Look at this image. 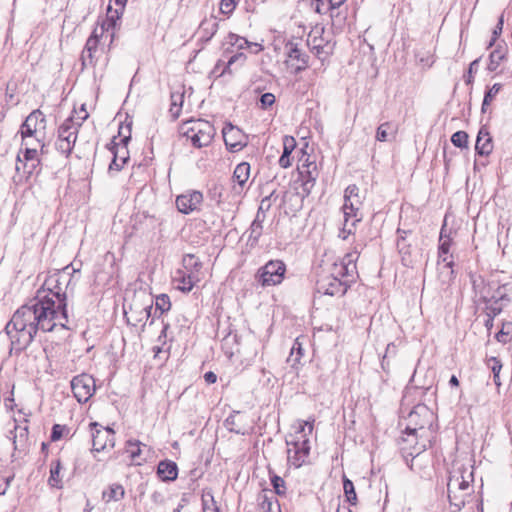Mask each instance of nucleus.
Segmentation results:
<instances>
[{
	"instance_id": "obj_1",
	"label": "nucleus",
	"mask_w": 512,
	"mask_h": 512,
	"mask_svg": "<svg viewBox=\"0 0 512 512\" xmlns=\"http://www.w3.org/2000/svg\"><path fill=\"white\" fill-rule=\"evenodd\" d=\"M64 274L49 276L35 296L19 307L5 326L11 342V351L25 350L38 331L51 332L57 325L68 328L67 295L61 278Z\"/></svg>"
},
{
	"instance_id": "obj_2",
	"label": "nucleus",
	"mask_w": 512,
	"mask_h": 512,
	"mask_svg": "<svg viewBox=\"0 0 512 512\" xmlns=\"http://www.w3.org/2000/svg\"><path fill=\"white\" fill-rule=\"evenodd\" d=\"M355 266L350 259L348 263L341 261L334 263L330 274L320 276L316 281V289L319 293L329 296H343L349 288L352 280L347 279Z\"/></svg>"
},
{
	"instance_id": "obj_3",
	"label": "nucleus",
	"mask_w": 512,
	"mask_h": 512,
	"mask_svg": "<svg viewBox=\"0 0 512 512\" xmlns=\"http://www.w3.org/2000/svg\"><path fill=\"white\" fill-rule=\"evenodd\" d=\"M290 157L294 158L295 155L302 153V156L298 160L297 164V178L293 179V190L298 198H303L308 195L311 188L314 186V179L311 177L309 167L313 165L309 162V156L303 151V148L297 149L295 139L290 136ZM295 177V173H292V178Z\"/></svg>"
},
{
	"instance_id": "obj_4",
	"label": "nucleus",
	"mask_w": 512,
	"mask_h": 512,
	"mask_svg": "<svg viewBox=\"0 0 512 512\" xmlns=\"http://www.w3.org/2000/svg\"><path fill=\"white\" fill-rule=\"evenodd\" d=\"M314 420L312 421H297L293 425L295 429V437L290 441V453L293 451L294 456L292 462L294 467L299 468L302 465L309 463L310 454V440L309 436L312 434L314 428Z\"/></svg>"
},
{
	"instance_id": "obj_5",
	"label": "nucleus",
	"mask_w": 512,
	"mask_h": 512,
	"mask_svg": "<svg viewBox=\"0 0 512 512\" xmlns=\"http://www.w3.org/2000/svg\"><path fill=\"white\" fill-rule=\"evenodd\" d=\"M433 413L426 405H417L408 414L405 433L422 438L432 427Z\"/></svg>"
},
{
	"instance_id": "obj_6",
	"label": "nucleus",
	"mask_w": 512,
	"mask_h": 512,
	"mask_svg": "<svg viewBox=\"0 0 512 512\" xmlns=\"http://www.w3.org/2000/svg\"><path fill=\"white\" fill-rule=\"evenodd\" d=\"M452 245V238L450 233H447L446 223L443 224L440 231L439 246H438V260L442 262L443 266L439 268V274L442 282L449 284L454 279V261L453 256L448 255Z\"/></svg>"
},
{
	"instance_id": "obj_7",
	"label": "nucleus",
	"mask_w": 512,
	"mask_h": 512,
	"mask_svg": "<svg viewBox=\"0 0 512 512\" xmlns=\"http://www.w3.org/2000/svg\"><path fill=\"white\" fill-rule=\"evenodd\" d=\"M190 126L184 131V136L189 139L196 148L208 146L215 135L214 126L205 120L190 121Z\"/></svg>"
},
{
	"instance_id": "obj_8",
	"label": "nucleus",
	"mask_w": 512,
	"mask_h": 512,
	"mask_svg": "<svg viewBox=\"0 0 512 512\" xmlns=\"http://www.w3.org/2000/svg\"><path fill=\"white\" fill-rule=\"evenodd\" d=\"M18 163L23 164L24 173L27 174V177H30L34 172L38 173L40 171L41 160L39 152L27 139L24 140L22 138L21 149L17 155V172L20 171Z\"/></svg>"
},
{
	"instance_id": "obj_9",
	"label": "nucleus",
	"mask_w": 512,
	"mask_h": 512,
	"mask_svg": "<svg viewBox=\"0 0 512 512\" xmlns=\"http://www.w3.org/2000/svg\"><path fill=\"white\" fill-rule=\"evenodd\" d=\"M286 273V265L280 260H271L267 262L258 271L259 282L263 286L280 284Z\"/></svg>"
},
{
	"instance_id": "obj_10",
	"label": "nucleus",
	"mask_w": 512,
	"mask_h": 512,
	"mask_svg": "<svg viewBox=\"0 0 512 512\" xmlns=\"http://www.w3.org/2000/svg\"><path fill=\"white\" fill-rule=\"evenodd\" d=\"M92 433V451L100 452L115 445V432L110 427H103L97 422L90 423Z\"/></svg>"
},
{
	"instance_id": "obj_11",
	"label": "nucleus",
	"mask_w": 512,
	"mask_h": 512,
	"mask_svg": "<svg viewBox=\"0 0 512 512\" xmlns=\"http://www.w3.org/2000/svg\"><path fill=\"white\" fill-rule=\"evenodd\" d=\"M74 397L79 403H86L95 393V379L86 373L77 375L71 380Z\"/></svg>"
},
{
	"instance_id": "obj_12",
	"label": "nucleus",
	"mask_w": 512,
	"mask_h": 512,
	"mask_svg": "<svg viewBox=\"0 0 512 512\" xmlns=\"http://www.w3.org/2000/svg\"><path fill=\"white\" fill-rule=\"evenodd\" d=\"M46 117L40 109L33 110L25 119L20 127L21 138L24 140L37 136L46 130Z\"/></svg>"
},
{
	"instance_id": "obj_13",
	"label": "nucleus",
	"mask_w": 512,
	"mask_h": 512,
	"mask_svg": "<svg viewBox=\"0 0 512 512\" xmlns=\"http://www.w3.org/2000/svg\"><path fill=\"white\" fill-rule=\"evenodd\" d=\"M130 132V129L128 128ZM131 139L130 133L128 135H124L121 138L122 147L119 148V144L115 142V138L107 145L110 152L113 154V159L109 165V171H120L123 166L129 160V153L127 150V144Z\"/></svg>"
},
{
	"instance_id": "obj_14",
	"label": "nucleus",
	"mask_w": 512,
	"mask_h": 512,
	"mask_svg": "<svg viewBox=\"0 0 512 512\" xmlns=\"http://www.w3.org/2000/svg\"><path fill=\"white\" fill-rule=\"evenodd\" d=\"M473 481V473L464 467L454 470L448 479L447 492H473L470 482Z\"/></svg>"
},
{
	"instance_id": "obj_15",
	"label": "nucleus",
	"mask_w": 512,
	"mask_h": 512,
	"mask_svg": "<svg viewBox=\"0 0 512 512\" xmlns=\"http://www.w3.org/2000/svg\"><path fill=\"white\" fill-rule=\"evenodd\" d=\"M112 2V0H110ZM115 5L117 6L116 9H113L112 6L109 4L107 7V19L101 24V34H104L105 32H111V42L114 38V30L117 25V20L120 19V16L123 13L124 7L126 5L127 0H113Z\"/></svg>"
},
{
	"instance_id": "obj_16",
	"label": "nucleus",
	"mask_w": 512,
	"mask_h": 512,
	"mask_svg": "<svg viewBox=\"0 0 512 512\" xmlns=\"http://www.w3.org/2000/svg\"><path fill=\"white\" fill-rule=\"evenodd\" d=\"M203 201V195L199 191H191L181 194L176 198V206L179 212L189 214L196 210Z\"/></svg>"
},
{
	"instance_id": "obj_17",
	"label": "nucleus",
	"mask_w": 512,
	"mask_h": 512,
	"mask_svg": "<svg viewBox=\"0 0 512 512\" xmlns=\"http://www.w3.org/2000/svg\"><path fill=\"white\" fill-rule=\"evenodd\" d=\"M100 27H96L91 36L87 39L85 47L81 54V61L83 67L94 66V53L97 51L99 44V37H102Z\"/></svg>"
},
{
	"instance_id": "obj_18",
	"label": "nucleus",
	"mask_w": 512,
	"mask_h": 512,
	"mask_svg": "<svg viewBox=\"0 0 512 512\" xmlns=\"http://www.w3.org/2000/svg\"><path fill=\"white\" fill-rule=\"evenodd\" d=\"M81 112L83 115L78 117V120L75 121L74 117L67 118L58 128L59 137L67 136L73 137V139H77L79 128L82 123L88 118V113L85 110L84 105H82Z\"/></svg>"
},
{
	"instance_id": "obj_19",
	"label": "nucleus",
	"mask_w": 512,
	"mask_h": 512,
	"mask_svg": "<svg viewBox=\"0 0 512 512\" xmlns=\"http://www.w3.org/2000/svg\"><path fill=\"white\" fill-rule=\"evenodd\" d=\"M406 233L405 230H397V249L401 256L402 264L406 267H412L415 261L412 255L411 245L406 241Z\"/></svg>"
},
{
	"instance_id": "obj_20",
	"label": "nucleus",
	"mask_w": 512,
	"mask_h": 512,
	"mask_svg": "<svg viewBox=\"0 0 512 512\" xmlns=\"http://www.w3.org/2000/svg\"><path fill=\"white\" fill-rule=\"evenodd\" d=\"M257 502L263 512H281L280 504L271 490H262L257 496Z\"/></svg>"
},
{
	"instance_id": "obj_21",
	"label": "nucleus",
	"mask_w": 512,
	"mask_h": 512,
	"mask_svg": "<svg viewBox=\"0 0 512 512\" xmlns=\"http://www.w3.org/2000/svg\"><path fill=\"white\" fill-rule=\"evenodd\" d=\"M250 176V164L247 162L239 163L233 172V181L237 184L233 187V190L237 194L243 192L244 186L247 183Z\"/></svg>"
},
{
	"instance_id": "obj_22",
	"label": "nucleus",
	"mask_w": 512,
	"mask_h": 512,
	"mask_svg": "<svg viewBox=\"0 0 512 512\" xmlns=\"http://www.w3.org/2000/svg\"><path fill=\"white\" fill-rule=\"evenodd\" d=\"M308 59L309 55L290 41V67H294L295 72L301 71L307 67Z\"/></svg>"
},
{
	"instance_id": "obj_23",
	"label": "nucleus",
	"mask_w": 512,
	"mask_h": 512,
	"mask_svg": "<svg viewBox=\"0 0 512 512\" xmlns=\"http://www.w3.org/2000/svg\"><path fill=\"white\" fill-rule=\"evenodd\" d=\"M141 299H142V307H139V315L134 317V321L135 322L145 321L144 324H146L147 321L150 318H152L149 323L150 325H152L154 322V319L156 318V317H154V312L152 313L153 304H154L153 298L151 295L141 293Z\"/></svg>"
},
{
	"instance_id": "obj_24",
	"label": "nucleus",
	"mask_w": 512,
	"mask_h": 512,
	"mask_svg": "<svg viewBox=\"0 0 512 512\" xmlns=\"http://www.w3.org/2000/svg\"><path fill=\"white\" fill-rule=\"evenodd\" d=\"M223 139L227 147L232 150H237L242 147L240 138L242 137L240 129L234 127L232 124H227L222 130Z\"/></svg>"
},
{
	"instance_id": "obj_25",
	"label": "nucleus",
	"mask_w": 512,
	"mask_h": 512,
	"mask_svg": "<svg viewBox=\"0 0 512 512\" xmlns=\"http://www.w3.org/2000/svg\"><path fill=\"white\" fill-rule=\"evenodd\" d=\"M475 150L481 156H487L493 150L492 138L485 127H481L478 132Z\"/></svg>"
},
{
	"instance_id": "obj_26",
	"label": "nucleus",
	"mask_w": 512,
	"mask_h": 512,
	"mask_svg": "<svg viewBox=\"0 0 512 512\" xmlns=\"http://www.w3.org/2000/svg\"><path fill=\"white\" fill-rule=\"evenodd\" d=\"M361 206H362V199H361L360 195H358L357 197L350 198V201L344 203L342 206L343 215L345 217V227H346L344 230H347L348 233H351V229L348 227L350 216H357V214H361L360 213Z\"/></svg>"
},
{
	"instance_id": "obj_27",
	"label": "nucleus",
	"mask_w": 512,
	"mask_h": 512,
	"mask_svg": "<svg viewBox=\"0 0 512 512\" xmlns=\"http://www.w3.org/2000/svg\"><path fill=\"white\" fill-rule=\"evenodd\" d=\"M157 474L163 481H173L178 476V466L171 460L160 461L157 466Z\"/></svg>"
},
{
	"instance_id": "obj_28",
	"label": "nucleus",
	"mask_w": 512,
	"mask_h": 512,
	"mask_svg": "<svg viewBox=\"0 0 512 512\" xmlns=\"http://www.w3.org/2000/svg\"><path fill=\"white\" fill-rule=\"evenodd\" d=\"M174 280L181 284L178 287L181 291L190 292L194 285L200 281V277L199 275L187 274V272L178 270Z\"/></svg>"
},
{
	"instance_id": "obj_29",
	"label": "nucleus",
	"mask_w": 512,
	"mask_h": 512,
	"mask_svg": "<svg viewBox=\"0 0 512 512\" xmlns=\"http://www.w3.org/2000/svg\"><path fill=\"white\" fill-rule=\"evenodd\" d=\"M125 496V489L121 484L113 483L108 486L106 490L102 493V498L106 502L110 501H120Z\"/></svg>"
},
{
	"instance_id": "obj_30",
	"label": "nucleus",
	"mask_w": 512,
	"mask_h": 512,
	"mask_svg": "<svg viewBox=\"0 0 512 512\" xmlns=\"http://www.w3.org/2000/svg\"><path fill=\"white\" fill-rule=\"evenodd\" d=\"M450 506L453 508L452 512H460L465 506L467 498L470 496V492H447Z\"/></svg>"
},
{
	"instance_id": "obj_31",
	"label": "nucleus",
	"mask_w": 512,
	"mask_h": 512,
	"mask_svg": "<svg viewBox=\"0 0 512 512\" xmlns=\"http://www.w3.org/2000/svg\"><path fill=\"white\" fill-rule=\"evenodd\" d=\"M344 2L345 0H312L311 5L316 12L324 14L339 8Z\"/></svg>"
},
{
	"instance_id": "obj_32",
	"label": "nucleus",
	"mask_w": 512,
	"mask_h": 512,
	"mask_svg": "<svg viewBox=\"0 0 512 512\" xmlns=\"http://www.w3.org/2000/svg\"><path fill=\"white\" fill-rule=\"evenodd\" d=\"M182 264L187 274L199 275L202 269V262L194 254L184 255Z\"/></svg>"
},
{
	"instance_id": "obj_33",
	"label": "nucleus",
	"mask_w": 512,
	"mask_h": 512,
	"mask_svg": "<svg viewBox=\"0 0 512 512\" xmlns=\"http://www.w3.org/2000/svg\"><path fill=\"white\" fill-rule=\"evenodd\" d=\"M263 218H260V214L257 213L254 221L251 223V226L249 228V237H248V243L251 246H255L262 235L263 230Z\"/></svg>"
},
{
	"instance_id": "obj_34",
	"label": "nucleus",
	"mask_w": 512,
	"mask_h": 512,
	"mask_svg": "<svg viewBox=\"0 0 512 512\" xmlns=\"http://www.w3.org/2000/svg\"><path fill=\"white\" fill-rule=\"evenodd\" d=\"M139 307H142L141 293L135 295L133 302L129 305V309L124 306V316L127 319V323L136 326L138 322L134 321V317L139 315Z\"/></svg>"
},
{
	"instance_id": "obj_35",
	"label": "nucleus",
	"mask_w": 512,
	"mask_h": 512,
	"mask_svg": "<svg viewBox=\"0 0 512 512\" xmlns=\"http://www.w3.org/2000/svg\"><path fill=\"white\" fill-rule=\"evenodd\" d=\"M506 57V49L504 47L498 46L496 47L489 56V63L487 69L491 72L496 71L499 67L500 63Z\"/></svg>"
},
{
	"instance_id": "obj_36",
	"label": "nucleus",
	"mask_w": 512,
	"mask_h": 512,
	"mask_svg": "<svg viewBox=\"0 0 512 512\" xmlns=\"http://www.w3.org/2000/svg\"><path fill=\"white\" fill-rule=\"evenodd\" d=\"M171 308L170 298L167 294H160L155 298L154 317H160Z\"/></svg>"
},
{
	"instance_id": "obj_37",
	"label": "nucleus",
	"mask_w": 512,
	"mask_h": 512,
	"mask_svg": "<svg viewBox=\"0 0 512 512\" xmlns=\"http://www.w3.org/2000/svg\"><path fill=\"white\" fill-rule=\"evenodd\" d=\"M60 470H61V461H60V459H56L51 464L50 477L48 479V484L51 487L61 488L62 481L59 476Z\"/></svg>"
},
{
	"instance_id": "obj_38",
	"label": "nucleus",
	"mask_w": 512,
	"mask_h": 512,
	"mask_svg": "<svg viewBox=\"0 0 512 512\" xmlns=\"http://www.w3.org/2000/svg\"><path fill=\"white\" fill-rule=\"evenodd\" d=\"M229 39H230L231 43L233 45H237L239 49H243L245 47H247V48H252L253 47L254 48L253 51L255 53L259 52L262 49V47L259 44L251 43L247 39H245L243 37H240V36H238L236 34H233V33L229 34Z\"/></svg>"
},
{
	"instance_id": "obj_39",
	"label": "nucleus",
	"mask_w": 512,
	"mask_h": 512,
	"mask_svg": "<svg viewBox=\"0 0 512 512\" xmlns=\"http://www.w3.org/2000/svg\"><path fill=\"white\" fill-rule=\"evenodd\" d=\"M183 99L184 93H171V106L169 112L174 119L178 118L181 113Z\"/></svg>"
},
{
	"instance_id": "obj_40",
	"label": "nucleus",
	"mask_w": 512,
	"mask_h": 512,
	"mask_svg": "<svg viewBox=\"0 0 512 512\" xmlns=\"http://www.w3.org/2000/svg\"><path fill=\"white\" fill-rule=\"evenodd\" d=\"M343 489H344V494L346 496L347 501L351 505H356V503H357V494L355 492L354 484L346 476L343 477Z\"/></svg>"
},
{
	"instance_id": "obj_41",
	"label": "nucleus",
	"mask_w": 512,
	"mask_h": 512,
	"mask_svg": "<svg viewBox=\"0 0 512 512\" xmlns=\"http://www.w3.org/2000/svg\"><path fill=\"white\" fill-rule=\"evenodd\" d=\"M501 88H502L501 84L495 83L491 88H489L485 92L484 99H483V102H482V107H481L482 113L486 112L487 106L493 101V99L499 93Z\"/></svg>"
},
{
	"instance_id": "obj_42",
	"label": "nucleus",
	"mask_w": 512,
	"mask_h": 512,
	"mask_svg": "<svg viewBox=\"0 0 512 512\" xmlns=\"http://www.w3.org/2000/svg\"><path fill=\"white\" fill-rule=\"evenodd\" d=\"M451 142L458 148H467L468 134L465 131H457L451 136Z\"/></svg>"
},
{
	"instance_id": "obj_43",
	"label": "nucleus",
	"mask_w": 512,
	"mask_h": 512,
	"mask_svg": "<svg viewBox=\"0 0 512 512\" xmlns=\"http://www.w3.org/2000/svg\"><path fill=\"white\" fill-rule=\"evenodd\" d=\"M200 29L206 32V39L209 40L217 32L218 23L213 19L203 20Z\"/></svg>"
},
{
	"instance_id": "obj_44",
	"label": "nucleus",
	"mask_w": 512,
	"mask_h": 512,
	"mask_svg": "<svg viewBox=\"0 0 512 512\" xmlns=\"http://www.w3.org/2000/svg\"><path fill=\"white\" fill-rule=\"evenodd\" d=\"M240 416L239 412H234L226 419V424L229 427L231 432L236 434L244 435L246 433V429L244 427H240L236 424V418Z\"/></svg>"
},
{
	"instance_id": "obj_45",
	"label": "nucleus",
	"mask_w": 512,
	"mask_h": 512,
	"mask_svg": "<svg viewBox=\"0 0 512 512\" xmlns=\"http://www.w3.org/2000/svg\"><path fill=\"white\" fill-rule=\"evenodd\" d=\"M141 442L138 440H128L126 442V453L130 455L132 460L136 459L141 454L140 449Z\"/></svg>"
},
{
	"instance_id": "obj_46",
	"label": "nucleus",
	"mask_w": 512,
	"mask_h": 512,
	"mask_svg": "<svg viewBox=\"0 0 512 512\" xmlns=\"http://www.w3.org/2000/svg\"><path fill=\"white\" fill-rule=\"evenodd\" d=\"M71 141L72 140L69 139L68 141H63V139L57 137L55 141L56 150L59 151L61 154L65 155L66 157H68L74 148V145L71 144Z\"/></svg>"
},
{
	"instance_id": "obj_47",
	"label": "nucleus",
	"mask_w": 512,
	"mask_h": 512,
	"mask_svg": "<svg viewBox=\"0 0 512 512\" xmlns=\"http://www.w3.org/2000/svg\"><path fill=\"white\" fill-rule=\"evenodd\" d=\"M488 365L490 366V368L492 370L494 383L497 386H500L499 373H500V371L502 369V364H501L500 360H498L495 357H491L488 360Z\"/></svg>"
},
{
	"instance_id": "obj_48",
	"label": "nucleus",
	"mask_w": 512,
	"mask_h": 512,
	"mask_svg": "<svg viewBox=\"0 0 512 512\" xmlns=\"http://www.w3.org/2000/svg\"><path fill=\"white\" fill-rule=\"evenodd\" d=\"M391 127H392V125L390 122H385V123H382L381 125H379V127L376 130V140L380 141V142L387 141L388 134H389V131L391 130Z\"/></svg>"
},
{
	"instance_id": "obj_49",
	"label": "nucleus",
	"mask_w": 512,
	"mask_h": 512,
	"mask_svg": "<svg viewBox=\"0 0 512 512\" xmlns=\"http://www.w3.org/2000/svg\"><path fill=\"white\" fill-rule=\"evenodd\" d=\"M303 348L300 342V338L297 337L290 348V358L295 356L294 362L300 363V358L303 356Z\"/></svg>"
},
{
	"instance_id": "obj_50",
	"label": "nucleus",
	"mask_w": 512,
	"mask_h": 512,
	"mask_svg": "<svg viewBox=\"0 0 512 512\" xmlns=\"http://www.w3.org/2000/svg\"><path fill=\"white\" fill-rule=\"evenodd\" d=\"M283 152L279 159V164L282 168H288V135H284L283 138Z\"/></svg>"
},
{
	"instance_id": "obj_51",
	"label": "nucleus",
	"mask_w": 512,
	"mask_h": 512,
	"mask_svg": "<svg viewBox=\"0 0 512 512\" xmlns=\"http://www.w3.org/2000/svg\"><path fill=\"white\" fill-rule=\"evenodd\" d=\"M271 483L273 485V488H274L276 494L282 495L285 493V481L283 478H281L277 475H274L271 478Z\"/></svg>"
},
{
	"instance_id": "obj_52",
	"label": "nucleus",
	"mask_w": 512,
	"mask_h": 512,
	"mask_svg": "<svg viewBox=\"0 0 512 512\" xmlns=\"http://www.w3.org/2000/svg\"><path fill=\"white\" fill-rule=\"evenodd\" d=\"M236 0H221L220 10L223 14H231L236 8Z\"/></svg>"
},
{
	"instance_id": "obj_53",
	"label": "nucleus",
	"mask_w": 512,
	"mask_h": 512,
	"mask_svg": "<svg viewBox=\"0 0 512 512\" xmlns=\"http://www.w3.org/2000/svg\"><path fill=\"white\" fill-rule=\"evenodd\" d=\"M66 427L64 425L60 424H54L52 427L50 438L52 441H58L62 438L63 432L65 431Z\"/></svg>"
},
{
	"instance_id": "obj_54",
	"label": "nucleus",
	"mask_w": 512,
	"mask_h": 512,
	"mask_svg": "<svg viewBox=\"0 0 512 512\" xmlns=\"http://www.w3.org/2000/svg\"><path fill=\"white\" fill-rule=\"evenodd\" d=\"M359 195V188L357 185H349L344 191V203L349 202L350 198L357 197Z\"/></svg>"
},
{
	"instance_id": "obj_55",
	"label": "nucleus",
	"mask_w": 512,
	"mask_h": 512,
	"mask_svg": "<svg viewBox=\"0 0 512 512\" xmlns=\"http://www.w3.org/2000/svg\"><path fill=\"white\" fill-rule=\"evenodd\" d=\"M275 102V96L272 93H264L260 97V103L262 108H267Z\"/></svg>"
},
{
	"instance_id": "obj_56",
	"label": "nucleus",
	"mask_w": 512,
	"mask_h": 512,
	"mask_svg": "<svg viewBox=\"0 0 512 512\" xmlns=\"http://www.w3.org/2000/svg\"><path fill=\"white\" fill-rule=\"evenodd\" d=\"M361 220H362V214H357V216H350L348 227L351 229V234L354 233L356 224L359 223Z\"/></svg>"
},
{
	"instance_id": "obj_57",
	"label": "nucleus",
	"mask_w": 512,
	"mask_h": 512,
	"mask_svg": "<svg viewBox=\"0 0 512 512\" xmlns=\"http://www.w3.org/2000/svg\"><path fill=\"white\" fill-rule=\"evenodd\" d=\"M151 500L153 501V503H155L156 505H160L164 502V496L161 492L159 491H154L152 494H151Z\"/></svg>"
},
{
	"instance_id": "obj_58",
	"label": "nucleus",
	"mask_w": 512,
	"mask_h": 512,
	"mask_svg": "<svg viewBox=\"0 0 512 512\" xmlns=\"http://www.w3.org/2000/svg\"><path fill=\"white\" fill-rule=\"evenodd\" d=\"M427 448V445L425 443H422L419 445L416 443V446L413 448V452H410L409 455L412 457L418 456L421 452L425 451Z\"/></svg>"
},
{
	"instance_id": "obj_59",
	"label": "nucleus",
	"mask_w": 512,
	"mask_h": 512,
	"mask_svg": "<svg viewBox=\"0 0 512 512\" xmlns=\"http://www.w3.org/2000/svg\"><path fill=\"white\" fill-rule=\"evenodd\" d=\"M204 380L207 384H214L217 381V375L212 371H208L204 374Z\"/></svg>"
},
{
	"instance_id": "obj_60",
	"label": "nucleus",
	"mask_w": 512,
	"mask_h": 512,
	"mask_svg": "<svg viewBox=\"0 0 512 512\" xmlns=\"http://www.w3.org/2000/svg\"><path fill=\"white\" fill-rule=\"evenodd\" d=\"M503 23H504V21H503V15H501V16L499 17V19H498V23H497V25H496V27H495V29H494V31H493V35H494V38H493V39H495L499 34H501L502 29H503Z\"/></svg>"
},
{
	"instance_id": "obj_61",
	"label": "nucleus",
	"mask_w": 512,
	"mask_h": 512,
	"mask_svg": "<svg viewBox=\"0 0 512 512\" xmlns=\"http://www.w3.org/2000/svg\"><path fill=\"white\" fill-rule=\"evenodd\" d=\"M12 479L13 477H7L4 482H0V495H4L6 493Z\"/></svg>"
},
{
	"instance_id": "obj_62",
	"label": "nucleus",
	"mask_w": 512,
	"mask_h": 512,
	"mask_svg": "<svg viewBox=\"0 0 512 512\" xmlns=\"http://www.w3.org/2000/svg\"><path fill=\"white\" fill-rule=\"evenodd\" d=\"M169 328V324L168 323H165L163 325V329L158 337V341H162V339H165L167 337V330Z\"/></svg>"
},
{
	"instance_id": "obj_63",
	"label": "nucleus",
	"mask_w": 512,
	"mask_h": 512,
	"mask_svg": "<svg viewBox=\"0 0 512 512\" xmlns=\"http://www.w3.org/2000/svg\"><path fill=\"white\" fill-rule=\"evenodd\" d=\"M36 142H37V143L39 144V146H40V153H41V154H45V153L47 152V150H46V144H45V142L43 141V139L36 137Z\"/></svg>"
},
{
	"instance_id": "obj_64",
	"label": "nucleus",
	"mask_w": 512,
	"mask_h": 512,
	"mask_svg": "<svg viewBox=\"0 0 512 512\" xmlns=\"http://www.w3.org/2000/svg\"><path fill=\"white\" fill-rule=\"evenodd\" d=\"M478 64H479V59H476L474 61H472L469 65V74H471L472 72H475V70L477 69L478 67Z\"/></svg>"
}]
</instances>
